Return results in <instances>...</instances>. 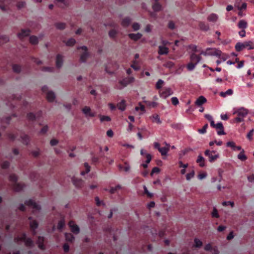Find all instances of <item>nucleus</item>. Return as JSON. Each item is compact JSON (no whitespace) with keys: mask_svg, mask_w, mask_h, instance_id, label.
Returning a JSON list of instances; mask_svg holds the SVG:
<instances>
[{"mask_svg":"<svg viewBox=\"0 0 254 254\" xmlns=\"http://www.w3.org/2000/svg\"><path fill=\"white\" fill-rule=\"evenodd\" d=\"M236 51L240 52L244 49L252 50L254 49V43L252 41H247L244 43L239 42L235 45Z\"/></svg>","mask_w":254,"mask_h":254,"instance_id":"f257e3e1","label":"nucleus"},{"mask_svg":"<svg viewBox=\"0 0 254 254\" xmlns=\"http://www.w3.org/2000/svg\"><path fill=\"white\" fill-rule=\"evenodd\" d=\"M43 93L46 94V98L49 102H53L56 99V95L54 91L49 89L47 85H44L41 89Z\"/></svg>","mask_w":254,"mask_h":254,"instance_id":"f03ea898","label":"nucleus"},{"mask_svg":"<svg viewBox=\"0 0 254 254\" xmlns=\"http://www.w3.org/2000/svg\"><path fill=\"white\" fill-rule=\"evenodd\" d=\"M77 49L81 50L80 61L82 63H85L90 56L89 53L88 51V48L86 46H83L78 47Z\"/></svg>","mask_w":254,"mask_h":254,"instance_id":"7ed1b4c3","label":"nucleus"},{"mask_svg":"<svg viewBox=\"0 0 254 254\" xmlns=\"http://www.w3.org/2000/svg\"><path fill=\"white\" fill-rule=\"evenodd\" d=\"M205 156L208 157V160L210 162H213L219 158V154L216 151L209 150H206L204 152Z\"/></svg>","mask_w":254,"mask_h":254,"instance_id":"20e7f679","label":"nucleus"},{"mask_svg":"<svg viewBox=\"0 0 254 254\" xmlns=\"http://www.w3.org/2000/svg\"><path fill=\"white\" fill-rule=\"evenodd\" d=\"M17 180V178L15 175L12 174L10 175L9 180L14 183L13 188L14 190L15 191H18L22 190L24 188V186L22 184L16 183Z\"/></svg>","mask_w":254,"mask_h":254,"instance_id":"39448f33","label":"nucleus"},{"mask_svg":"<svg viewBox=\"0 0 254 254\" xmlns=\"http://www.w3.org/2000/svg\"><path fill=\"white\" fill-rule=\"evenodd\" d=\"M82 112L86 118H93L96 116V113L93 112L89 106H84L82 109Z\"/></svg>","mask_w":254,"mask_h":254,"instance_id":"423d86ee","label":"nucleus"},{"mask_svg":"<svg viewBox=\"0 0 254 254\" xmlns=\"http://www.w3.org/2000/svg\"><path fill=\"white\" fill-rule=\"evenodd\" d=\"M73 185L77 188H81L84 185V181L80 178L73 176L71 178Z\"/></svg>","mask_w":254,"mask_h":254,"instance_id":"0eeeda50","label":"nucleus"},{"mask_svg":"<svg viewBox=\"0 0 254 254\" xmlns=\"http://www.w3.org/2000/svg\"><path fill=\"white\" fill-rule=\"evenodd\" d=\"M173 92L170 88H165L162 91H160L159 92L160 97L166 99L170 95H172Z\"/></svg>","mask_w":254,"mask_h":254,"instance_id":"6e6552de","label":"nucleus"},{"mask_svg":"<svg viewBox=\"0 0 254 254\" xmlns=\"http://www.w3.org/2000/svg\"><path fill=\"white\" fill-rule=\"evenodd\" d=\"M68 226L72 233L75 235H77L79 233V227L76 225L73 221H70L69 222Z\"/></svg>","mask_w":254,"mask_h":254,"instance_id":"1a4fd4ad","label":"nucleus"},{"mask_svg":"<svg viewBox=\"0 0 254 254\" xmlns=\"http://www.w3.org/2000/svg\"><path fill=\"white\" fill-rule=\"evenodd\" d=\"M135 81V79L132 76H129L127 78H124L119 81V83L122 85L123 87L127 86L128 84L133 82Z\"/></svg>","mask_w":254,"mask_h":254,"instance_id":"9d476101","label":"nucleus"},{"mask_svg":"<svg viewBox=\"0 0 254 254\" xmlns=\"http://www.w3.org/2000/svg\"><path fill=\"white\" fill-rule=\"evenodd\" d=\"M212 50V49L211 48H207L206 49L205 51H201L200 52V55H202L204 56H207V55H210V56H220L221 54V51L219 50H215L214 53H208L209 51Z\"/></svg>","mask_w":254,"mask_h":254,"instance_id":"9b49d317","label":"nucleus"},{"mask_svg":"<svg viewBox=\"0 0 254 254\" xmlns=\"http://www.w3.org/2000/svg\"><path fill=\"white\" fill-rule=\"evenodd\" d=\"M249 113V110L244 107H242L237 110L234 113V114H237L238 116L241 117L243 119Z\"/></svg>","mask_w":254,"mask_h":254,"instance_id":"f8f14e48","label":"nucleus"},{"mask_svg":"<svg viewBox=\"0 0 254 254\" xmlns=\"http://www.w3.org/2000/svg\"><path fill=\"white\" fill-rule=\"evenodd\" d=\"M25 204L34 209L35 210H40L41 209L40 205L32 199L27 200Z\"/></svg>","mask_w":254,"mask_h":254,"instance_id":"ddd939ff","label":"nucleus"},{"mask_svg":"<svg viewBox=\"0 0 254 254\" xmlns=\"http://www.w3.org/2000/svg\"><path fill=\"white\" fill-rule=\"evenodd\" d=\"M64 63V56L62 55L58 54L56 56V65L58 68H61L63 64Z\"/></svg>","mask_w":254,"mask_h":254,"instance_id":"4468645a","label":"nucleus"},{"mask_svg":"<svg viewBox=\"0 0 254 254\" xmlns=\"http://www.w3.org/2000/svg\"><path fill=\"white\" fill-rule=\"evenodd\" d=\"M217 130L218 135H224L226 134L224 130V127L222 123H218L216 124L215 127Z\"/></svg>","mask_w":254,"mask_h":254,"instance_id":"2eb2a0df","label":"nucleus"},{"mask_svg":"<svg viewBox=\"0 0 254 254\" xmlns=\"http://www.w3.org/2000/svg\"><path fill=\"white\" fill-rule=\"evenodd\" d=\"M169 53V48L164 46H158V54L160 55H167Z\"/></svg>","mask_w":254,"mask_h":254,"instance_id":"dca6fc26","label":"nucleus"},{"mask_svg":"<svg viewBox=\"0 0 254 254\" xmlns=\"http://www.w3.org/2000/svg\"><path fill=\"white\" fill-rule=\"evenodd\" d=\"M30 31L29 29H22L18 34V37L22 39L30 34Z\"/></svg>","mask_w":254,"mask_h":254,"instance_id":"f3484780","label":"nucleus"},{"mask_svg":"<svg viewBox=\"0 0 254 254\" xmlns=\"http://www.w3.org/2000/svg\"><path fill=\"white\" fill-rule=\"evenodd\" d=\"M128 36L130 39L136 41L142 37V34L140 33H130L128 34Z\"/></svg>","mask_w":254,"mask_h":254,"instance_id":"a211bd4d","label":"nucleus"},{"mask_svg":"<svg viewBox=\"0 0 254 254\" xmlns=\"http://www.w3.org/2000/svg\"><path fill=\"white\" fill-rule=\"evenodd\" d=\"M44 241V238L43 237H38L36 243L39 249L44 250L45 249V247L43 244Z\"/></svg>","mask_w":254,"mask_h":254,"instance_id":"6ab92c4d","label":"nucleus"},{"mask_svg":"<svg viewBox=\"0 0 254 254\" xmlns=\"http://www.w3.org/2000/svg\"><path fill=\"white\" fill-rule=\"evenodd\" d=\"M190 59L191 62H195L197 64L200 61L201 57L199 55L192 53L190 56Z\"/></svg>","mask_w":254,"mask_h":254,"instance_id":"aec40b11","label":"nucleus"},{"mask_svg":"<svg viewBox=\"0 0 254 254\" xmlns=\"http://www.w3.org/2000/svg\"><path fill=\"white\" fill-rule=\"evenodd\" d=\"M227 146L231 147L234 151L240 150L242 149L240 146H236L235 143L232 141L228 142L227 143Z\"/></svg>","mask_w":254,"mask_h":254,"instance_id":"412c9836","label":"nucleus"},{"mask_svg":"<svg viewBox=\"0 0 254 254\" xmlns=\"http://www.w3.org/2000/svg\"><path fill=\"white\" fill-rule=\"evenodd\" d=\"M169 149L170 145L169 144H166V146L164 147H160L158 151L162 155H166L168 152L169 151Z\"/></svg>","mask_w":254,"mask_h":254,"instance_id":"4be33fe9","label":"nucleus"},{"mask_svg":"<svg viewBox=\"0 0 254 254\" xmlns=\"http://www.w3.org/2000/svg\"><path fill=\"white\" fill-rule=\"evenodd\" d=\"M125 167H123L122 165L121 164H119L118 165V167L119 168V169L120 171H125L126 172H128L129 171L130 169V166L129 165V164L128 163H127V162H126L125 163Z\"/></svg>","mask_w":254,"mask_h":254,"instance_id":"5701e85b","label":"nucleus"},{"mask_svg":"<svg viewBox=\"0 0 254 254\" xmlns=\"http://www.w3.org/2000/svg\"><path fill=\"white\" fill-rule=\"evenodd\" d=\"M198 26L199 28L202 31H207L209 30V26L208 24H206L203 22H199Z\"/></svg>","mask_w":254,"mask_h":254,"instance_id":"b1692460","label":"nucleus"},{"mask_svg":"<svg viewBox=\"0 0 254 254\" xmlns=\"http://www.w3.org/2000/svg\"><path fill=\"white\" fill-rule=\"evenodd\" d=\"M30 220V227L31 230L35 231V230L38 227V224L36 220H32L31 217H29Z\"/></svg>","mask_w":254,"mask_h":254,"instance_id":"393cba45","label":"nucleus"},{"mask_svg":"<svg viewBox=\"0 0 254 254\" xmlns=\"http://www.w3.org/2000/svg\"><path fill=\"white\" fill-rule=\"evenodd\" d=\"M65 239L66 241L69 242H73L75 240V237L73 235L70 233H65L64 234Z\"/></svg>","mask_w":254,"mask_h":254,"instance_id":"a878e982","label":"nucleus"},{"mask_svg":"<svg viewBox=\"0 0 254 254\" xmlns=\"http://www.w3.org/2000/svg\"><path fill=\"white\" fill-rule=\"evenodd\" d=\"M206 102V99L203 96H201L196 100L195 104L199 106Z\"/></svg>","mask_w":254,"mask_h":254,"instance_id":"bb28decb","label":"nucleus"},{"mask_svg":"<svg viewBox=\"0 0 254 254\" xmlns=\"http://www.w3.org/2000/svg\"><path fill=\"white\" fill-rule=\"evenodd\" d=\"M152 9L154 11L157 12L162 10V6L161 4L156 2L152 6Z\"/></svg>","mask_w":254,"mask_h":254,"instance_id":"cd10ccee","label":"nucleus"},{"mask_svg":"<svg viewBox=\"0 0 254 254\" xmlns=\"http://www.w3.org/2000/svg\"><path fill=\"white\" fill-rule=\"evenodd\" d=\"M131 19L128 17H126L122 19L121 25L124 27H127L131 22Z\"/></svg>","mask_w":254,"mask_h":254,"instance_id":"c85d7f7f","label":"nucleus"},{"mask_svg":"<svg viewBox=\"0 0 254 254\" xmlns=\"http://www.w3.org/2000/svg\"><path fill=\"white\" fill-rule=\"evenodd\" d=\"M55 1L61 3L62 5L60 6L63 8L67 7L69 5V1L68 0H55Z\"/></svg>","mask_w":254,"mask_h":254,"instance_id":"c756f323","label":"nucleus"},{"mask_svg":"<svg viewBox=\"0 0 254 254\" xmlns=\"http://www.w3.org/2000/svg\"><path fill=\"white\" fill-rule=\"evenodd\" d=\"M221 54L222 53L221 52L220 56H218L220 60H217L216 61V63L217 64H219L222 62V61L224 62L226 61L229 58L228 55H226L225 54L222 55Z\"/></svg>","mask_w":254,"mask_h":254,"instance_id":"7c9ffc66","label":"nucleus"},{"mask_svg":"<svg viewBox=\"0 0 254 254\" xmlns=\"http://www.w3.org/2000/svg\"><path fill=\"white\" fill-rule=\"evenodd\" d=\"M152 122L157 124H161L162 122L160 120L159 117L158 115L155 114L152 115L151 117Z\"/></svg>","mask_w":254,"mask_h":254,"instance_id":"2f4dec72","label":"nucleus"},{"mask_svg":"<svg viewBox=\"0 0 254 254\" xmlns=\"http://www.w3.org/2000/svg\"><path fill=\"white\" fill-rule=\"evenodd\" d=\"M196 162L198 163L199 166L201 167L205 166V159L201 155H198Z\"/></svg>","mask_w":254,"mask_h":254,"instance_id":"473e14b6","label":"nucleus"},{"mask_svg":"<svg viewBox=\"0 0 254 254\" xmlns=\"http://www.w3.org/2000/svg\"><path fill=\"white\" fill-rule=\"evenodd\" d=\"M118 109L122 111H124L126 108V101L124 100H122L117 104Z\"/></svg>","mask_w":254,"mask_h":254,"instance_id":"72a5a7b5","label":"nucleus"},{"mask_svg":"<svg viewBox=\"0 0 254 254\" xmlns=\"http://www.w3.org/2000/svg\"><path fill=\"white\" fill-rule=\"evenodd\" d=\"M25 236L26 235L24 233L21 234L14 238V241L16 243H18L20 241H24Z\"/></svg>","mask_w":254,"mask_h":254,"instance_id":"f704fd0d","label":"nucleus"},{"mask_svg":"<svg viewBox=\"0 0 254 254\" xmlns=\"http://www.w3.org/2000/svg\"><path fill=\"white\" fill-rule=\"evenodd\" d=\"M240 151V153L238 155V158L241 161H245L247 159V157L245 154V151L243 149H242Z\"/></svg>","mask_w":254,"mask_h":254,"instance_id":"c9c22d12","label":"nucleus"},{"mask_svg":"<svg viewBox=\"0 0 254 254\" xmlns=\"http://www.w3.org/2000/svg\"><path fill=\"white\" fill-rule=\"evenodd\" d=\"M238 26L239 28L245 29L247 27L248 23L245 20H241L239 22Z\"/></svg>","mask_w":254,"mask_h":254,"instance_id":"e433bc0d","label":"nucleus"},{"mask_svg":"<svg viewBox=\"0 0 254 254\" xmlns=\"http://www.w3.org/2000/svg\"><path fill=\"white\" fill-rule=\"evenodd\" d=\"M194 244L193 245V247L196 248H200L202 247L203 243L202 242L199 240L198 238H194Z\"/></svg>","mask_w":254,"mask_h":254,"instance_id":"4c0bfd02","label":"nucleus"},{"mask_svg":"<svg viewBox=\"0 0 254 254\" xmlns=\"http://www.w3.org/2000/svg\"><path fill=\"white\" fill-rule=\"evenodd\" d=\"M29 42L32 45H37L39 43V38L35 36H31L29 37Z\"/></svg>","mask_w":254,"mask_h":254,"instance_id":"58836bf2","label":"nucleus"},{"mask_svg":"<svg viewBox=\"0 0 254 254\" xmlns=\"http://www.w3.org/2000/svg\"><path fill=\"white\" fill-rule=\"evenodd\" d=\"M179 164L180 168H183V169L181 171V173L182 175H184L186 173V168L188 167V164H184L183 162L180 161L179 162Z\"/></svg>","mask_w":254,"mask_h":254,"instance_id":"ea45409f","label":"nucleus"},{"mask_svg":"<svg viewBox=\"0 0 254 254\" xmlns=\"http://www.w3.org/2000/svg\"><path fill=\"white\" fill-rule=\"evenodd\" d=\"M64 43L67 46L72 47L76 43V40L73 38H70L66 41H64Z\"/></svg>","mask_w":254,"mask_h":254,"instance_id":"a19ab883","label":"nucleus"},{"mask_svg":"<svg viewBox=\"0 0 254 254\" xmlns=\"http://www.w3.org/2000/svg\"><path fill=\"white\" fill-rule=\"evenodd\" d=\"M23 241L24 242L25 245L27 247H32L34 246V243L30 238H26L25 237Z\"/></svg>","mask_w":254,"mask_h":254,"instance_id":"79ce46f5","label":"nucleus"},{"mask_svg":"<svg viewBox=\"0 0 254 254\" xmlns=\"http://www.w3.org/2000/svg\"><path fill=\"white\" fill-rule=\"evenodd\" d=\"M208 21L210 22H215L218 19V16L214 13H212L207 17Z\"/></svg>","mask_w":254,"mask_h":254,"instance_id":"37998d69","label":"nucleus"},{"mask_svg":"<svg viewBox=\"0 0 254 254\" xmlns=\"http://www.w3.org/2000/svg\"><path fill=\"white\" fill-rule=\"evenodd\" d=\"M115 66H116V69L115 70H110L109 69V67H106L105 68V70H106V72L110 74H114L115 73L116 69H117L119 68V65L118 64H115Z\"/></svg>","mask_w":254,"mask_h":254,"instance_id":"c03bdc74","label":"nucleus"},{"mask_svg":"<svg viewBox=\"0 0 254 254\" xmlns=\"http://www.w3.org/2000/svg\"><path fill=\"white\" fill-rule=\"evenodd\" d=\"M84 166H85V171H82V172H81L80 174L82 176H84L86 174L89 173L90 172V167L88 165V163H84Z\"/></svg>","mask_w":254,"mask_h":254,"instance_id":"a18cd8bd","label":"nucleus"},{"mask_svg":"<svg viewBox=\"0 0 254 254\" xmlns=\"http://www.w3.org/2000/svg\"><path fill=\"white\" fill-rule=\"evenodd\" d=\"M100 120L101 122H109L111 121V118L109 116H99Z\"/></svg>","mask_w":254,"mask_h":254,"instance_id":"49530a36","label":"nucleus"},{"mask_svg":"<svg viewBox=\"0 0 254 254\" xmlns=\"http://www.w3.org/2000/svg\"><path fill=\"white\" fill-rule=\"evenodd\" d=\"M233 93V91L232 89H228L227 91H226V92H221L220 93V95L223 97H225L226 96V95H232Z\"/></svg>","mask_w":254,"mask_h":254,"instance_id":"de8ad7c7","label":"nucleus"},{"mask_svg":"<svg viewBox=\"0 0 254 254\" xmlns=\"http://www.w3.org/2000/svg\"><path fill=\"white\" fill-rule=\"evenodd\" d=\"M192 62H193L191 61V62L189 63L187 65V68L190 71L192 70L195 68L196 65L197 64H196L195 63H193Z\"/></svg>","mask_w":254,"mask_h":254,"instance_id":"09e8293b","label":"nucleus"},{"mask_svg":"<svg viewBox=\"0 0 254 254\" xmlns=\"http://www.w3.org/2000/svg\"><path fill=\"white\" fill-rule=\"evenodd\" d=\"M117 31L115 29H112L109 32V36L111 38H114L116 37Z\"/></svg>","mask_w":254,"mask_h":254,"instance_id":"8fccbe9b","label":"nucleus"},{"mask_svg":"<svg viewBox=\"0 0 254 254\" xmlns=\"http://www.w3.org/2000/svg\"><path fill=\"white\" fill-rule=\"evenodd\" d=\"M55 26L57 29L63 30L65 28V24L64 23H58L55 24Z\"/></svg>","mask_w":254,"mask_h":254,"instance_id":"3c124183","label":"nucleus"},{"mask_svg":"<svg viewBox=\"0 0 254 254\" xmlns=\"http://www.w3.org/2000/svg\"><path fill=\"white\" fill-rule=\"evenodd\" d=\"M8 41V38L6 36H0V45L6 43Z\"/></svg>","mask_w":254,"mask_h":254,"instance_id":"603ef678","label":"nucleus"},{"mask_svg":"<svg viewBox=\"0 0 254 254\" xmlns=\"http://www.w3.org/2000/svg\"><path fill=\"white\" fill-rule=\"evenodd\" d=\"M132 28L135 31H138L140 28V25L137 22H134L132 24Z\"/></svg>","mask_w":254,"mask_h":254,"instance_id":"864d4df0","label":"nucleus"},{"mask_svg":"<svg viewBox=\"0 0 254 254\" xmlns=\"http://www.w3.org/2000/svg\"><path fill=\"white\" fill-rule=\"evenodd\" d=\"M22 139L23 143L26 145H27L30 141L29 137L26 135H24L22 137Z\"/></svg>","mask_w":254,"mask_h":254,"instance_id":"5fc2aeb1","label":"nucleus"},{"mask_svg":"<svg viewBox=\"0 0 254 254\" xmlns=\"http://www.w3.org/2000/svg\"><path fill=\"white\" fill-rule=\"evenodd\" d=\"M213 248V247H212L210 243H208L204 247V250L207 252L212 251Z\"/></svg>","mask_w":254,"mask_h":254,"instance_id":"6e6d98bb","label":"nucleus"},{"mask_svg":"<svg viewBox=\"0 0 254 254\" xmlns=\"http://www.w3.org/2000/svg\"><path fill=\"white\" fill-rule=\"evenodd\" d=\"M194 176V171L193 170H192L186 175V179L188 181H190L191 179L193 178Z\"/></svg>","mask_w":254,"mask_h":254,"instance_id":"4d7b16f0","label":"nucleus"},{"mask_svg":"<svg viewBox=\"0 0 254 254\" xmlns=\"http://www.w3.org/2000/svg\"><path fill=\"white\" fill-rule=\"evenodd\" d=\"M13 70L16 73H19L20 72L21 68L20 65H13L12 66Z\"/></svg>","mask_w":254,"mask_h":254,"instance_id":"13d9d810","label":"nucleus"},{"mask_svg":"<svg viewBox=\"0 0 254 254\" xmlns=\"http://www.w3.org/2000/svg\"><path fill=\"white\" fill-rule=\"evenodd\" d=\"M164 83V81L161 79H159L156 84V88L158 89H160L163 84Z\"/></svg>","mask_w":254,"mask_h":254,"instance_id":"bf43d9fd","label":"nucleus"},{"mask_svg":"<svg viewBox=\"0 0 254 254\" xmlns=\"http://www.w3.org/2000/svg\"><path fill=\"white\" fill-rule=\"evenodd\" d=\"M65 225V222L64 220H60L58 224V229L61 230Z\"/></svg>","mask_w":254,"mask_h":254,"instance_id":"052dcab7","label":"nucleus"},{"mask_svg":"<svg viewBox=\"0 0 254 254\" xmlns=\"http://www.w3.org/2000/svg\"><path fill=\"white\" fill-rule=\"evenodd\" d=\"M222 205L224 206H227L228 205H230L232 208L234 207V202L233 201H224L222 202Z\"/></svg>","mask_w":254,"mask_h":254,"instance_id":"680f3d73","label":"nucleus"},{"mask_svg":"<svg viewBox=\"0 0 254 254\" xmlns=\"http://www.w3.org/2000/svg\"><path fill=\"white\" fill-rule=\"evenodd\" d=\"M208 127V125L207 124H205L202 128L201 129H199L198 130V131L201 133V134H204L206 132V129Z\"/></svg>","mask_w":254,"mask_h":254,"instance_id":"e2e57ef3","label":"nucleus"},{"mask_svg":"<svg viewBox=\"0 0 254 254\" xmlns=\"http://www.w3.org/2000/svg\"><path fill=\"white\" fill-rule=\"evenodd\" d=\"M143 189H144V193L145 194H146V195H147L148 197L151 198L153 196V194L152 193L150 192L148 190L145 186H143Z\"/></svg>","mask_w":254,"mask_h":254,"instance_id":"0e129e2a","label":"nucleus"},{"mask_svg":"<svg viewBox=\"0 0 254 254\" xmlns=\"http://www.w3.org/2000/svg\"><path fill=\"white\" fill-rule=\"evenodd\" d=\"M212 216L213 217L219 218V215L218 214V211L216 208H213V211L212 212Z\"/></svg>","mask_w":254,"mask_h":254,"instance_id":"69168bd1","label":"nucleus"},{"mask_svg":"<svg viewBox=\"0 0 254 254\" xmlns=\"http://www.w3.org/2000/svg\"><path fill=\"white\" fill-rule=\"evenodd\" d=\"M138 105H139L138 107H136L135 108V111H138L139 110H140L143 112H145V107H144V106L143 105H142L140 103H139L138 104Z\"/></svg>","mask_w":254,"mask_h":254,"instance_id":"338daca9","label":"nucleus"},{"mask_svg":"<svg viewBox=\"0 0 254 254\" xmlns=\"http://www.w3.org/2000/svg\"><path fill=\"white\" fill-rule=\"evenodd\" d=\"M95 201H96V204L98 206L105 205V203L103 202V201L102 200H100L98 196L95 197Z\"/></svg>","mask_w":254,"mask_h":254,"instance_id":"774afa93","label":"nucleus"}]
</instances>
